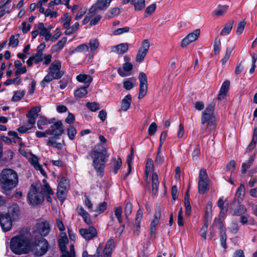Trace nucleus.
Segmentation results:
<instances>
[{"label": "nucleus", "instance_id": "1", "mask_svg": "<svg viewBox=\"0 0 257 257\" xmlns=\"http://www.w3.org/2000/svg\"><path fill=\"white\" fill-rule=\"evenodd\" d=\"M18 182L17 173L12 169H4L0 174V186L6 194L15 188Z\"/></svg>", "mask_w": 257, "mask_h": 257}, {"label": "nucleus", "instance_id": "2", "mask_svg": "<svg viewBox=\"0 0 257 257\" xmlns=\"http://www.w3.org/2000/svg\"><path fill=\"white\" fill-rule=\"evenodd\" d=\"M10 243L12 251L17 254L28 253L32 249L31 241L24 235H17L12 237Z\"/></svg>", "mask_w": 257, "mask_h": 257}, {"label": "nucleus", "instance_id": "3", "mask_svg": "<svg viewBox=\"0 0 257 257\" xmlns=\"http://www.w3.org/2000/svg\"><path fill=\"white\" fill-rule=\"evenodd\" d=\"M214 109V104L211 103L209 104L205 109L202 112L201 116V123L204 124L207 123L206 125V130H213L216 126V117L213 112Z\"/></svg>", "mask_w": 257, "mask_h": 257}, {"label": "nucleus", "instance_id": "4", "mask_svg": "<svg viewBox=\"0 0 257 257\" xmlns=\"http://www.w3.org/2000/svg\"><path fill=\"white\" fill-rule=\"evenodd\" d=\"M89 156L93 160L92 165L94 169L99 175H101L108 157L103 153L94 150L91 151Z\"/></svg>", "mask_w": 257, "mask_h": 257}, {"label": "nucleus", "instance_id": "5", "mask_svg": "<svg viewBox=\"0 0 257 257\" xmlns=\"http://www.w3.org/2000/svg\"><path fill=\"white\" fill-rule=\"evenodd\" d=\"M41 185L39 184L31 185L28 198L30 203L33 205L41 204L44 200V196L42 192Z\"/></svg>", "mask_w": 257, "mask_h": 257}, {"label": "nucleus", "instance_id": "6", "mask_svg": "<svg viewBox=\"0 0 257 257\" xmlns=\"http://www.w3.org/2000/svg\"><path fill=\"white\" fill-rule=\"evenodd\" d=\"M49 244L47 240L43 237L35 239L31 244L30 251L36 256H40L44 255L47 252Z\"/></svg>", "mask_w": 257, "mask_h": 257}, {"label": "nucleus", "instance_id": "7", "mask_svg": "<svg viewBox=\"0 0 257 257\" xmlns=\"http://www.w3.org/2000/svg\"><path fill=\"white\" fill-rule=\"evenodd\" d=\"M209 180L208 179L206 170L201 169L199 171L198 181V192L200 194H204L209 189Z\"/></svg>", "mask_w": 257, "mask_h": 257}, {"label": "nucleus", "instance_id": "8", "mask_svg": "<svg viewBox=\"0 0 257 257\" xmlns=\"http://www.w3.org/2000/svg\"><path fill=\"white\" fill-rule=\"evenodd\" d=\"M69 187V180L65 177H62L58 183L57 192V197L61 201L63 202L64 200Z\"/></svg>", "mask_w": 257, "mask_h": 257}, {"label": "nucleus", "instance_id": "9", "mask_svg": "<svg viewBox=\"0 0 257 257\" xmlns=\"http://www.w3.org/2000/svg\"><path fill=\"white\" fill-rule=\"evenodd\" d=\"M150 46V42L148 40L145 39L143 41L141 46L139 48L135 58V60L137 62L141 63L144 60V59L149 50Z\"/></svg>", "mask_w": 257, "mask_h": 257}, {"label": "nucleus", "instance_id": "10", "mask_svg": "<svg viewBox=\"0 0 257 257\" xmlns=\"http://www.w3.org/2000/svg\"><path fill=\"white\" fill-rule=\"evenodd\" d=\"M35 233L40 234L41 236H46L50 232V225L47 221H40L35 225L33 231Z\"/></svg>", "mask_w": 257, "mask_h": 257}, {"label": "nucleus", "instance_id": "11", "mask_svg": "<svg viewBox=\"0 0 257 257\" xmlns=\"http://www.w3.org/2000/svg\"><path fill=\"white\" fill-rule=\"evenodd\" d=\"M140 81V90L138 95L139 99L143 98L147 94L148 91V81L146 74L141 72L139 75Z\"/></svg>", "mask_w": 257, "mask_h": 257}, {"label": "nucleus", "instance_id": "12", "mask_svg": "<svg viewBox=\"0 0 257 257\" xmlns=\"http://www.w3.org/2000/svg\"><path fill=\"white\" fill-rule=\"evenodd\" d=\"M200 31L199 29H196L193 32L188 34L181 41V46L182 48L186 47L189 44L195 41L199 37Z\"/></svg>", "mask_w": 257, "mask_h": 257}, {"label": "nucleus", "instance_id": "13", "mask_svg": "<svg viewBox=\"0 0 257 257\" xmlns=\"http://www.w3.org/2000/svg\"><path fill=\"white\" fill-rule=\"evenodd\" d=\"M61 63L59 61H54L50 66L49 72L55 76L56 79H60L64 74V72L61 70Z\"/></svg>", "mask_w": 257, "mask_h": 257}, {"label": "nucleus", "instance_id": "14", "mask_svg": "<svg viewBox=\"0 0 257 257\" xmlns=\"http://www.w3.org/2000/svg\"><path fill=\"white\" fill-rule=\"evenodd\" d=\"M12 221L8 214H0V224L4 231H8L11 229Z\"/></svg>", "mask_w": 257, "mask_h": 257}, {"label": "nucleus", "instance_id": "15", "mask_svg": "<svg viewBox=\"0 0 257 257\" xmlns=\"http://www.w3.org/2000/svg\"><path fill=\"white\" fill-rule=\"evenodd\" d=\"M111 2V0H97L96 4L89 9V12L94 13L96 10H105L109 6Z\"/></svg>", "mask_w": 257, "mask_h": 257}, {"label": "nucleus", "instance_id": "16", "mask_svg": "<svg viewBox=\"0 0 257 257\" xmlns=\"http://www.w3.org/2000/svg\"><path fill=\"white\" fill-rule=\"evenodd\" d=\"M62 125L63 124L61 121H57L51 126V130L48 131L47 133L58 138L64 133V131Z\"/></svg>", "mask_w": 257, "mask_h": 257}, {"label": "nucleus", "instance_id": "17", "mask_svg": "<svg viewBox=\"0 0 257 257\" xmlns=\"http://www.w3.org/2000/svg\"><path fill=\"white\" fill-rule=\"evenodd\" d=\"M79 232L83 238L88 240L92 239L97 235V231L96 229L92 226H90L87 229H80Z\"/></svg>", "mask_w": 257, "mask_h": 257}, {"label": "nucleus", "instance_id": "18", "mask_svg": "<svg viewBox=\"0 0 257 257\" xmlns=\"http://www.w3.org/2000/svg\"><path fill=\"white\" fill-rule=\"evenodd\" d=\"M133 69V65L130 62H125L122 67H119L117 69V73L122 77H126L131 75Z\"/></svg>", "mask_w": 257, "mask_h": 257}, {"label": "nucleus", "instance_id": "19", "mask_svg": "<svg viewBox=\"0 0 257 257\" xmlns=\"http://www.w3.org/2000/svg\"><path fill=\"white\" fill-rule=\"evenodd\" d=\"M10 216V217L13 219V221L18 220L20 216L19 207L17 204H13L8 208V213L7 214Z\"/></svg>", "mask_w": 257, "mask_h": 257}, {"label": "nucleus", "instance_id": "20", "mask_svg": "<svg viewBox=\"0 0 257 257\" xmlns=\"http://www.w3.org/2000/svg\"><path fill=\"white\" fill-rule=\"evenodd\" d=\"M37 29L39 31V35L44 37L45 41H48L51 37L50 30L46 28L43 23H39Z\"/></svg>", "mask_w": 257, "mask_h": 257}, {"label": "nucleus", "instance_id": "21", "mask_svg": "<svg viewBox=\"0 0 257 257\" xmlns=\"http://www.w3.org/2000/svg\"><path fill=\"white\" fill-rule=\"evenodd\" d=\"M128 50V44L127 43H121L110 48L111 52L117 54H122L126 52Z\"/></svg>", "mask_w": 257, "mask_h": 257}, {"label": "nucleus", "instance_id": "22", "mask_svg": "<svg viewBox=\"0 0 257 257\" xmlns=\"http://www.w3.org/2000/svg\"><path fill=\"white\" fill-rule=\"evenodd\" d=\"M161 217V213L160 211H156L154 219L152 220L151 223L150 230H151V235L152 236L154 235L156 232V227L158 224L160 219Z\"/></svg>", "mask_w": 257, "mask_h": 257}, {"label": "nucleus", "instance_id": "23", "mask_svg": "<svg viewBox=\"0 0 257 257\" xmlns=\"http://www.w3.org/2000/svg\"><path fill=\"white\" fill-rule=\"evenodd\" d=\"M114 248V240L110 238L106 242L103 250L104 257H111V255Z\"/></svg>", "mask_w": 257, "mask_h": 257}, {"label": "nucleus", "instance_id": "24", "mask_svg": "<svg viewBox=\"0 0 257 257\" xmlns=\"http://www.w3.org/2000/svg\"><path fill=\"white\" fill-rule=\"evenodd\" d=\"M230 82L228 80H225L221 85L220 91L218 94L217 99L219 100H223L229 89Z\"/></svg>", "mask_w": 257, "mask_h": 257}, {"label": "nucleus", "instance_id": "25", "mask_svg": "<svg viewBox=\"0 0 257 257\" xmlns=\"http://www.w3.org/2000/svg\"><path fill=\"white\" fill-rule=\"evenodd\" d=\"M29 162L37 170L40 172L41 174L43 176L46 175V172L42 168V166L39 164L38 158L35 156H32L29 159Z\"/></svg>", "mask_w": 257, "mask_h": 257}, {"label": "nucleus", "instance_id": "26", "mask_svg": "<svg viewBox=\"0 0 257 257\" xmlns=\"http://www.w3.org/2000/svg\"><path fill=\"white\" fill-rule=\"evenodd\" d=\"M76 80L80 82L84 83L86 85L85 86L88 87L93 79L89 75L80 74L76 76Z\"/></svg>", "mask_w": 257, "mask_h": 257}, {"label": "nucleus", "instance_id": "27", "mask_svg": "<svg viewBox=\"0 0 257 257\" xmlns=\"http://www.w3.org/2000/svg\"><path fill=\"white\" fill-rule=\"evenodd\" d=\"M132 101V96L130 94L126 95L121 100L120 111H125L130 107Z\"/></svg>", "mask_w": 257, "mask_h": 257}, {"label": "nucleus", "instance_id": "28", "mask_svg": "<svg viewBox=\"0 0 257 257\" xmlns=\"http://www.w3.org/2000/svg\"><path fill=\"white\" fill-rule=\"evenodd\" d=\"M136 85H137V80L133 78L125 79L123 82L124 88L127 90L132 89Z\"/></svg>", "mask_w": 257, "mask_h": 257}, {"label": "nucleus", "instance_id": "29", "mask_svg": "<svg viewBox=\"0 0 257 257\" xmlns=\"http://www.w3.org/2000/svg\"><path fill=\"white\" fill-rule=\"evenodd\" d=\"M233 25V21H230L228 22L224 25V27L220 32V35L221 36H226L228 35L231 32Z\"/></svg>", "mask_w": 257, "mask_h": 257}, {"label": "nucleus", "instance_id": "30", "mask_svg": "<svg viewBox=\"0 0 257 257\" xmlns=\"http://www.w3.org/2000/svg\"><path fill=\"white\" fill-rule=\"evenodd\" d=\"M152 183L153 194H156L159 186L158 176L156 173H154L152 175Z\"/></svg>", "mask_w": 257, "mask_h": 257}, {"label": "nucleus", "instance_id": "31", "mask_svg": "<svg viewBox=\"0 0 257 257\" xmlns=\"http://www.w3.org/2000/svg\"><path fill=\"white\" fill-rule=\"evenodd\" d=\"M87 87L84 86L76 89L74 92V96L77 98L84 97L87 93Z\"/></svg>", "mask_w": 257, "mask_h": 257}, {"label": "nucleus", "instance_id": "32", "mask_svg": "<svg viewBox=\"0 0 257 257\" xmlns=\"http://www.w3.org/2000/svg\"><path fill=\"white\" fill-rule=\"evenodd\" d=\"M67 40L66 37H63L60 40H59L56 44L52 47L53 50L57 52L61 50L63 47Z\"/></svg>", "mask_w": 257, "mask_h": 257}, {"label": "nucleus", "instance_id": "33", "mask_svg": "<svg viewBox=\"0 0 257 257\" xmlns=\"http://www.w3.org/2000/svg\"><path fill=\"white\" fill-rule=\"evenodd\" d=\"M132 5L136 11H141L145 7V0H135Z\"/></svg>", "mask_w": 257, "mask_h": 257}, {"label": "nucleus", "instance_id": "34", "mask_svg": "<svg viewBox=\"0 0 257 257\" xmlns=\"http://www.w3.org/2000/svg\"><path fill=\"white\" fill-rule=\"evenodd\" d=\"M223 228H224V226H223V224L221 223H220V228L221 230H220L221 244V246L223 248H226V234H225V232L224 231V230L223 229Z\"/></svg>", "mask_w": 257, "mask_h": 257}, {"label": "nucleus", "instance_id": "35", "mask_svg": "<svg viewBox=\"0 0 257 257\" xmlns=\"http://www.w3.org/2000/svg\"><path fill=\"white\" fill-rule=\"evenodd\" d=\"M154 168L153 161L152 159H148L146 165L145 175L147 178L150 172L153 171Z\"/></svg>", "mask_w": 257, "mask_h": 257}, {"label": "nucleus", "instance_id": "36", "mask_svg": "<svg viewBox=\"0 0 257 257\" xmlns=\"http://www.w3.org/2000/svg\"><path fill=\"white\" fill-rule=\"evenodd\" d=\"M245 194V187L243 185L241 184L237 189L236 192V197L239 200H242Z\"/></svg>", "mask_w": 257, "mask_h": 257}, {"label": "nucleus", "instance_id": "37", "mask_svg": "<svg viewBox=\"0 0 257 257\" xmlns=\"http://www.w3.org/2000/svg\"><path fill=\"white\" fill-rule=\"evenodd\" d=\"M120 13V10L118 8H114L111 9L106 14V17L108 19H111L112 18L117 16Z\"/></svg>", "mask_w": 257, "mask_h": 257}, {"label": "nucleus", "instance_id": "38", "mask_svg": "<svg viewBox=\"0 0 257 257\" xmlns=\"http://www.w3.org/2000/svg\"><path fill=\"white\" fill-rule=\"evenodd\" d=\"M41 110L40 106H36L32 108L27 114V117H33L37 118L38 115V113Z\"/></svg>", "mask_w": 257, "mask_h": 257}, {"label": "nucleus", "instance_id": "39", "mask_svg": "<svg viewBox=\"0 0 257 257\" xmlns=\"http://www.w3.org/2000/svg\"><path fill=\"white\" fill-rule=\"evenodd\" d=\"M25 91L24 90H19L15 92L13 95L12 100L13 101H18L21 100L25 95Z\"/></svg>", "mask_w": 257, "mask_h": 257}, {"label": "nucleus", "instance_id": "40", "mask_svg": "<svg viewBox=\"0 0 257 257\" xmlns=\"http://www.w3.org/2000/svg\"><path fill=\"white\" fill-rule=\"evenodd\" d=\"M122 212V209L121 206H117L114 208V213L115 217H116L119 223H121L122 221L121 214Z\"/></svg>", "mask_w": 257, "mask_h": 257}, {"label": "nucleus", "instance_id": "41", "mask_svg": "<svg viewBox=\"0 0 257 257\" xmlns=\"http://www.w3.org/2000/svg\"><path fill=\"white\" fill-rule=\"evenodd\" d=\"M99 43L97 39H90L89 42V48L91 51H95L99 47Z\"/></svg>", "mask_w": 257, "mask_h": 257}, {"label": "nucleus", "instance_id": "42", "mask_svg": "<svg viewBox=\"0 0 257 257\" xmlns=\"http://www.w3.org/2000/svg\"><path fill=\"white\" fill-rule=\"evenodd\" d=\"M47 144L49 146H52L58 149H61L63 147L62 144L56 142L53 138H50Z\"/></svg>", "mask_w": 257, "mask_h": 257}, {"label": "nucleus", "instance_id": "43", "mask_svg": "<svg viewBox=\"0 0 257 257\" xmlns=\"http://www.w3.org/2000/svg\"><path fill=\"white\" fill-rule=\"evenodd\" d=\"M77 134V131L75 128L71 125H69L67 128V135L69 138L73 140Z\"/></svg>", "mask_w": 257, "mask_h": 257}, {"label": "nucleus", "instance_id": "44", "mask_svg": "<svg viewBox=\"0 0 257 257\" xmlns=\"http://www.w3.org/2000/svg\"><path fill=\"white\" fill-rule=\"evenodd\" d=\"M48 123H50V122L46 117L41 116L37 121V126L39 129L43 130V126Z\"/></svg>", "mask_w": 257, "mask_h": 257}, {"label": "nucleus", "instance_id": "45", "mask_svg": "<svg viewBox=\"0 0 257 257\" xmlns=\"http://www.w3.org/2000/svg\"><path fill=\"white\" fill-rule=\"evenodd\" d=\"M62 21L63 23V27L64 28H67L69 27L71 21V18L69 17L68 14L66 13L64 15L63 18H62Z\"/></svg>", "mask_w": 257, "mask_h": 257}, {"label": "nucleus", "instance_id": "46", "mask_svg": "<svg viewBox=\"0 0 257 257\" xmlns=\"http://www.w3.org/2000/svg\"><path fill=\"white\" fill-rule=\"evenodd\" d=\"M130 31L128 27H125L121 28H118L116 30L112 32V34L114 36L120 35L124 33H128Z\"/></svg>", "mask_w": 257, "mask_h": 257}, {"label": "nucleus", "instance_id": "47", "mask_svg": "<svg viewBox=\"0 0 257 257\" xmlns=\"http://www.w3.org/2000/svg\"><path fill=\"white\" fill-rule=\"evenodd\" d=\"M68 238H60L59 239V245L60 248V250L62 252H65L66 250V244L68 243Z\"/></svg>", "mask_w": 257, "mask_h": 257}, {"label": "nucleus", "instance_id": "48", "mask_svg": "<svg viewBox=\"0 0 257 257\" xmlns=\"http://www.w3.org/2000/svg\"><path fill=\"white\" fill-rule=\"evenodd\" d=\"M220 47H221V42L220 40L216 38L214 40V43L213 45V49L214 53L215 55L219 54L220 50Z\"/></svg>", "mask_w": 257, "mask_h": 257}, {"label": "nucleus", "instance_id": "49", "mask_svg": "<svg viewBox=\"0 0 257 257\" xmlns=\"http://www.w3.org/2000/svg\"><path fill=\"white\" fill-rule=\"evenodd\" d=\"M246 212L245 207L243 205H240L233 211V215L239 216L244 214Z\"/></svg>", "mask_w": 257, "mask_h": 257}, {"label": "nucleus", "instance_id": "50", "mask_svg": "<svg viewBox=\"0 0 257 257\" xmlns=\"http://www.w3.org/2000/svg\"><path fill=\"white\" fill-rule=\"evenodd\" d=\"M43 54L42 51H37L35 55L33 56V57L34 58V63L38 64L41 62L43 59Z\"/></svg>", "mask_w": 257, "mask_h": 257}, {"label": "nucleus", "instance_id": "51", "mask_svg": "<svg viewBox=\"0 0 257 257\" xmlns=\"http://www.w3.org/2000/svg\"><path fill=\"white\" fill-rule=\"evenodd\" d=\"M43 181L44 183L43 189L44 193H45V195H53L54 192L52 191V190L51 189V188L50 187V186H49V184L46 182V181L45 180H43Z\"/></svg>", "mask_w": 257, "mask_h": 257}, {"label": "nucleus", "instance_id": "52", "mask_svg": "<svg viewBox=\"0 0 257 257\" xmlns=\"http://www.w3.org/2000/svg\"><path fill=\"white\" fill-rule=\"evenodd\" d=\"M122 165V161L120 158L118 157L113 165V172L116 174Z\"/></svg>", "mask_w": 257, "mask_h": 257}, {"label": "nucleus", "instance_id": "53", "mask_svg": "<svg viewBox=\"0 0 257 257\" xmlns=\"http://www.w3.org/2000/svg\"><path fill=\"white\" fill-rule=\"evenodd\" d=\"M233 50V47H230V48H228L227 49V50L226 51L224 57L221 60V62L223 65L225 64V63L229 59L230 56L231 55V53L232 52Z\"/></svg>", "mask_w": 257, "mask_h": 257}, {"label": "nucleus", "instance_id": "54", "mask_svg": "<svg viewBox=\"0 0 257 257\" xmlns=\"http://www.w3.org/2000/svg\"><path fill=\"white\" fill-rule=\"evenodd\" d=\"M245 24L246 22L244 20L241 21L237 24L236 31V33L237 35H240L243 33Z\"/></svg>", "mask_w": 257, "mask_h": 257}, {"label": "nucleus", "instance_id": "55", "mask_svg": "<svg viewBox=\"0 0 257 257\" xmlns=\"http://www.w3.org/2000/svg\"><path fill=\"white\" fill-rule=\"evenodd\" d=\"M53 79H56L54 76H53L52 74H51L50 72L45 76L44 78L43 79V81L41 83V85L42 86L44 87L45 82L48 83L49 82H51Z\"/></svg>", "mask_w": 257, "mask_h": 257}, {"label": "nucleus", "instance_id": "56", "mask_svg": "<svg viewBox=\"0 0 257 257\" xmlns=\"http://www.w3.org/2000/svg\"><path fill=\"white\" fill-rule=\"evenodd\" d=\"M86 106L92 111H96L100 108L99 105L96 102H87Z\"/></svg>", "mask_w": 257, "mask_h": 257}, {"label": "nucleus", "instance_id": "57", "mask_svg": "<svg viewBox=\"0 0 257 257\" xmlns=\"http://www.w3.org/2000/svg\"><path fill=\"white\" fill-rule=\"evenodd\" d=\"M212 211V203L211 201H208L206 205V217L207 218H210L211 217V213Z\"/></svg>", "mask_w": 257, "mask_h": 257}, {"label": "nucleus", "instance_id": "58", "mask_svg": "<svg viewBox=\"0 0 257 257\" xmlns=\"http://www.w3.org/2000/svg\"><path fill=\"white\" fill-rule=\"evenodd\" d=\"M88 50L89 47L85 44L79 45L75 48V51H77L78 53L86 52Z\"/></svg>", "mask_w": 257, "mask_h": 257}, {"label": "nucleus", "instance_id": "59", "mask_svg": "<svg viewBox=\"0 0 257 257\" xmlns=\"http://www.w3.org/2000/svg\"><path fill=\"white\" fill-rule=\"evenodd\" d=\"M133 209V205L132 204L128 202L126 203L125 208H124V213L125 217L126 218L131 214Z\"/></svg>", "mask_w": 257, "mask_h": 257}, {"label": "nucleus", "instance_id": "60", "mask_svg": "<svg viewBox=\"0 0 257 257\" xmlns=\"http://www.w3.org/2000/svg\"><path fill=\"white\" fill-rule=\"evenodd\" d=\"M157 130V125L156 123L153 122L151 123L148 128V134L150 136L154 135Z\"/></svg>", "mask_w": 257, "mask_h": 257}, {"label": "nucleus", "instance_id": "61", "mask_svg": "<svg viewBox=\"0 0 257 257\" xmlns=\"http://www.w3.org/2000/svg\"><path fill=\"white\" fill-rule=\"evenodd\" d=\"M236 163L234 160H231L226 165L225 169L226 171L231 172L232 173L234 172Z\"/></svg>", "mask_w": 257, "mask_h": 257}, {"label": "nucleus", "instance_id": "62", "mask_svg": "<svg viewBox=\"0 0 257 257\" xmlns=\"http://www.w3.org/2000/svg\"><path fill=\"white\" fill-rule=\"evenodd\" d=\"M228 6H224L220 7L218 10L214 11V14L217 16H220L224 14L227 10Z\"/></svg>", "mask_w": 257, "mask_h": 257}, {"label": "nucleus", "instance_id": "63", "mask_svg": "<svg viewBox=\"0 0 257 257\" xmlns=\"http://www.w3.org/2000/svg\"><path fill=\"white\" fill-rule=\"evenodd\" d=\"M19 43V40L15 36H12L10 38L9 45L12 47H16Z\"/></svg>", "mask_w": 257, "mask_h": 257}, {"label": "nucleus", "instance_id": "64", "mask_svg": "<svg viewBox=\"0 0 257 257\" xmlns=\"http://www.w3.org/2000/svg\"><path fill=\"white\" fill-rule=\"evenodd\" d=\"M61 257H75L74 247L73 244L70 245V251L63 254Z\"/></svg>", "mask_w": 257, "mask_h": 257}]
</instances>
